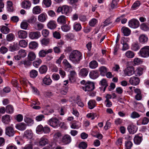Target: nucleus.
I'll use <instances>...</instances> for the list:
<instances>
[{
  "label": "nucleus",
  "mask_w": 149,
  "mask_h": 149,
  "mask_svg": "<svg viewBox=\"0 0 149 149\" xmlns=\"http://www.w3.org/2000/svg\"><path fill=\"white\" fill-rule=\"evenodd\" d=\"M100 74L102 76H104L107 72V69L105 66H102L99 68Z\"/></svg>",
  "instance_id": "nucleus-37"
},
{
  "label": "nucleus",
  "mask_w": 149,
  "mask_h": 149,
  "mask_svg": "<svg viewBox=\"0 0 149 149\" xmlns=\"http://www.w3.org/2000/svg\"><path fill=\"white\" fill-rule=\"evenodd\" d=\"M125 55L128 58H132L134 57L135 54L133 51L131 50H128L125 53Z\"/></svg>",
  "instance_id": "nucleus-35"
},
{
  "label": "nucleus",
  "mask_w": 149,
  "mask_h": 149,
  "mask_svg": "<svg viewBox=\"0 0 149 149\" xmlns=\"http://www.w3.org/2000/svg\"><path fill=\"white\" fill-rule=\"evenodd\" d=\"M1 31L3 33L6 34L9 32L10 29L8 27L5 26H3L1 28Z\"/></svg>",
  "instance_id": "nucleus-40"
},
{
  "label": "nucleus",
  "mask_w": 149,
  "mask_h": 149,
  "mask_svg": "<svg viewBox=\"0 0 149 149\" xmlns=\"http://www.w3.org/2000/svg\"><path fill=\"white\" fill-rule=\"evenodd\" d=\"M79 147L82 149H85L87 146V144L86 142L84 141L81 142L79 145Z\"/></svg>",
  "instance_id": "nucleus-53"
},
{
  "label": "nucleus",
  "mask_w": 149,
  "mask_h": 149,
  "mask_svg": "<svg viewBox=\"0 0 149 149\" xmlns=\"http://www.w3.org/2000/svg\"><path fill=\"white\" fill-rule=\"evenodd\" d=\"M129 82L131 85L136 86L139 84L140 79L138 77L134 76L130 78Z\"/></svg>",
  "instance_id": "nucleus-8"
},
{
  "label": "nucleus",
  "mask_w": 149,
  "mask_h": 149,
  "mask_svg": "<svg viewBox=\"0 0 149 149\" xmlns=\"http://www.w3.org/2000/svg\"><path fill=\"white\" fill-rule=\"evenodd\" d=\"M40 36V33L38 31L32 32L29 34V37L32 39H38Z\"/></svg>",
  "instance_id": "nucleus-13"
},
{
  "label": "nucleus",
  "mask_w": 149,
  "mask_h": 149,
  "mask_svg": "<svg viewBox=\"0 0 149 149\" xmlns=\"http://www.w3.org/2000/svg\"><path fill=\"white\" fill-rule=\"evenodd\" d=\"M56 22L53 20L50 21L47 24L48 28L51 29H55L56 27Z\"/></svg>",
  "instance_id": "nucleus-25"
},
{
  "label": "nucleus",
  "mask_w": 149,
  "mask_h": 149,
  "mask_svg": "<svg viewBox=\"0 0 149 149\" xmlns=\"http://www.w3.org/2000/svg\"><path fill=\"white\" fill-rule=\"evenodd\" d=\"M68 91V88L67 87H63L60 90V93L62 95H65Z\"/></svg>",
  "instance_id": "nucleus-52"
},
{
  "label": "nucleus",
  "mask_w": 149,
  "mask_h": 149,
  "mask_svg": "<svg viewBox=\"0 0 149 149\" xmlns=\"http://www.w3.org/2000/svg\"><path fill=\"white\" fill-rule=\"evenodd\" d=\"M124 73L125 76H130L135 73L134 68L132 66L127 67L124 70Z\"/></svg>",
  "instance_id": "nucleus-3"
},
{
  "label": "nucleus",
  "mask_w": 149,
  "mask_h": 149,
  "mask_svg": "<svg viewBox=\"0 0 149 149\" xmlns=\"http://www.w3.org/2000/svg\"><path fill=\"white\" fill-rule=\"evenodd\" d=\"M142 138L141 137L138 136H135L134 139V143L136 144H139L141 141Z\"/></svg>",
  "instance_id": "nucleus-50"
},
{
  "label": "nucleus",
  "mask_w": 149,
  "mask_h": 149,
  "mask_svg": "<svg viewBox=\"0 0 149 149\" xmlns=\"http://www.w3.org/2000/svg\"><path fill=\"white\" fill-rule=\"evenodd\" d=\"M81 24L79 23L75 24L74 26V29L76 31H79L81 30Z\"/></svg>",
  "instance_id": "nucleus-55"
},
{
  "label": "nucleus",
  "mask_w": 149,
  "mask_h": 149,
  "mask_svg": "<svg viewBox=\"0 0 149 149\" xmlns=\"http://www.w3.org/2000/svg\"><path fill=\"white\" fill-rule=\"evenodd\" d=\"M42 62V61L41 60L40 58H38L36 61H34L33 62V64L35 67L38 68L41 63Z\"/></svg>",
  "instance_id": "nucleus-45"
},
{
  "label": "nucleus",
  "mask_w": 149,
  "mask_h": 149,
  "mask_svg": "<svg viewBox=\"0 0 149 149\" xmlns=\"http://www.w3.org/2000/svg\"><path fill=\"white\" fill-rule=\"evenodd\" d=\"M88 72V69L85 68L81 69L79 72V75L82 77H86Z\"/></svg>",
  "instance_id": "nucleus-29"
},
{
  "label": "nucleus",
  "mask_w": 149,
  "mask_h": 149,
  "mask_svg": "<svg viewBox=\"0 0 149 149\" xmlns=\"http://www.w3.org/2000/svg\"><path fill=\"white\" fill-rule=\"evenodd\" d=\"M19 55L21 57H24L26 55V53L24 50H20L18 52Z\"/></svg>",
  "instance_id": "nucleus-59"
},
{
  "label": "nucleus",
  "mask_w": 149,
  "mask_h": 149,
  "mask_svg": "<svg viewBox=\"0 0 149 149\" xmlns=\"http://www.w3.org/2000/svg\"><path fill=\"white\" fill-rule=\"evenodd\" d=\"M134 64L136 65H138L141 64L143 61L141 60V59L138 58H135L133 61Z\"/></svg>",
  "instance_id": "nucleus-56"
},
{
  "label": "nucleus",
  "mask_w": 149,
  "mask_h": 149,
  "mask_svg": "<svg viewBox=\"0 0 149 149\" xmlns=\"http://www.w3.org/2000/svg\"><path fill=\"white\" fill-rule=\"evenodd\" d=\"M71 140V136L69 135L66 134L62 137L61 141L64 144H67L70 143Z\"/></svg>",
  "instance_id": "nucleus-9"
},
{
  "label": "nucleus",
  "mask_w": 149,
  "mask_h": 149,
  "mask_svg": "<svg viewBox=\"0 0 149 149\" xmlns=\"http://www.w3.org/2000/svg\"><path fill=\"white\" fill-rule=\"evenodd\" d=\"M42 10L40 7L39 6H36L33 9L32 13L34 15H37L41 12Z\"/></svg>",
  "instance_id": "nucleus-26"
},
{
  "label": "nucleus",
  "mask_w": 149,
  "mask_h": 149,
  "mask_svg": "<svg viewBox=\"0 0 149 149\" xmlns=\"http://www.w3.org/2000/svg\"><path fill=\"white\" fill-rule=\"evenodd\" d=\"M99 73L97 70H93L91 71L89 73L90 77L93 79H95L98 77Z\"/></svg>",
  "instance_id": "nucleus-21"
},
{
  "label": "nucleus",
  "mask_w": 149,
  "mask_h": 149,
  "mask_svg": "<svg viewBox=\"0 0 149 149\" xmlns=\"http://www.w3.org/2000/svg\"><path fill=\"white\" fill-rule=\"evenodd\" d=\"M2 122L5 124H8L10 121V116L8 115L3 116L2 118Z\"/></svg>",
  "instance_id": "nucleus-20"
},
{
  "label": "nucleus",
  "mask_w": 149,
  "mask_h": 149,
  "mask_svg": "<svg viewBox=\"0 0 149 149\" xmlns=\"http://www.w3.org/2000/svg\"><path fill=\"white\" fill-rule=\"evenodd\" d=\"M33 136V133L31 130H27L25 131L24 134V137L26 139H31Z\"/></svg>",
  "instance_id": "nucleus-15"
},
{
  "label": "nucleus",
  "mask_w": 149,
  "mask_h": 149,
  "mask_svg": "<svg viewBox=\"0 0 149 149\" xmlns=\"http://www.w3.org/2000/svg\"><path fill=\"white\" fill-rule=\"evenodd\" d=\"M88 107L90 109H93L96 106V102L94 100H90L88 102Z\"/></svg>",
  "instance_id": "nucleus-33"
},
{
  "label": "nucleus",
  "mask_w": 149,
  "mask_h": 149,
  "mask_svg": "<svg viewBox=\"0 0 149 149\" xmlns=\"http://www.w3.org/2000/svg\"><path fill=\"white\" fill-rule=\"evenodd\" d=\"M85 86L83 87V89L85 91H90L93 90L95 88L94 84L93 82L88 81L85 84Z\"/></svg>",
  "instance_id": "nucleus-4"
},
{
  "label": "nucleus",
  "mask_w": 149,
  "mask_h": 149,
  "mask_svg": "<svg viewBox=\"0 0 149 149\" xmlns=\"http://www.w3.org/2000/svg\"><path fill=\"white\" fill-rule=\"evenodd\" d=\"M52 81L50 78L49 75H47L45 76L42 79V82L45 85H49L52 83Z\"/></svg>",
  "instance_id": "nucleus-12"
},
{
  "label": "nucleus",
  "mask_w": 149,
  "mask_h": 149,
  "mask_svg": "<svg viewBox=\"0 0 149 149\" xmlns=\"http://www.w3.org/2000/svg\"><path fill=\"white\" fill-rule=\"evenodd\" d=\"M21 63L24 64L25 67L29 66L31 65V62L29 60L22 61L21 62Z\"/></svg>",
  "instance_id": "nucleus-58"
},
{
  "label": "nucleus",
  "mask_w": 149,
  "mask_h": 149,
  "mask_svg": "<svg viewBox=\"0 0 149 149\" xmlns=\"http://www.w3.org/2000/svg\"><path fill=\"white\" fill-rule=\"evenodd\" d=\"M15 132V131H14L13 125L7 126L6 128V134L9 137L13 136Z\"/></svg>",
  "instance_id": "nucleus-5"
},
{
  "label": "nucleus",
  "mask_w": 149,
  "mask_h": 149,
  "mask_svg": "<svg viewBox=\"0 0 149 149\" xmlns=\"http://www.w3.org/2000/svg\"><path fill=\"white\" fill-rule=\"evenodd\" d=\"M6 111L7 113H11L13 112L14 109L12 106L10 105H7L6 107Z\"/></svg>",
  "instance_id": "nucleus-42"
},
{
  "label": "nucleus",
  "mask_w": 149,
  "mask_h": 149,
  "mask_svg": "<svg viewBox=\"0 0 149 149\" xmlns=\"http://www.w3.org/2000/svg\"><path fill=\"white\" fill-rule=\"evenodd\" d=\"M18 37L20 39H25L27 37V33L26 31L20 30L17 32Z\"/></svg>",
  "instance_id": "nucleus-14"
},
{
  "label": "nucleus",
  "mask_w": 149,
  "mask_h": 149,
  "mask_svg": "<svg viewBox=\"0 0 149 149\" xmlns=\"http://www.w3.org/2000/svg\"><path fill=\"white\" fill-rule=\"evenodd\" d=\"M45 118L44 115H40L36 117V119L37 121H40L42 120Z\"/></svg>",
  "instance_id": "nucleus-64"
},
{
  "label": "nucleus",
  "mask_w": 149,
  "mask_h": 149,
  "mask_svg": "<svg viewBox=\"0 0 149 149\" xmlns=\"http://www.w3.org/2000/svg\"><path fill=\"white\" fill-rule=\"evenodd\" d=\"M48 140L45 137H43L41 138L39 141V144L40 146H44L48 143Z\"/></svg>",
  "instance_id": "nucleus-24"
},
{
  "label": "nucleus",
  "mask_w": 149,
  "mask_h": 149,
  "mask_svg": "<svg viewBox=\"0 0 149 149\" xmlns=\"http://www.w3.org/2000/svg\"><path fill=\"white\" fill-rule=\"evenodd\" d=\"M22 7L24 9H29L31 6V3L28 1H25L22 2Z\"/></svg>",
  "instance_id": "nucleus-27"
},
{
  "label": "nucleus",
  "mask_w": 149,
  "mask_h": 149,
  "mask_svg": "<svg viewBox=\"0 0 149 149\" xmlns=\"http://www.w3.org/2000/svg\"><path fill=\"white\" fill-rule=\"evenodd\" d=\"M47 67L46 65H42L39 68V72L40 74H45L47 72Z\"/></svg>",
  "instance_id": "nucleus-30"
},
{
  "label": "nucleus",
  "mask_w": 149,
  "mask_h": 149,
  "mask_svg": "<svg viewBox=\"0 0 149 149\" xmlns=\"http://www.w3.org/2000/svg\"><path fill=\"white\" fill-rule=\"evenodd\" d=\"M48 124L53 127H57L59 126L60 121L56 118H52L49 120Z\"/></svg>",
  "instance_id": "nucleus-6"
},
{
  "label": "nucleus",
  "mask_w": 149,
  "mask_h": 149,
  "mask_svg": "<svg viewBox=\"0 0 149 149\" xmlns=\"http://www.w3.org/2000/svg\"><path fill=\"white\" fill-rule=\"evenodd\" d=\"M62 14L67 15L70 12L71 7L67 5H65L62 6Z\"/></svg>",
  "instance_id": "nucleus-17"
},
{
  "label": "nucleus",
  "mask_w": 149,
  "mask_h": 149,
  "mask_svg": "<svg viewBox=\"0 0 149 149\" xmlns=\"http://www.w3.org/2000/svg\"><path fill=\"white\" fill-rule=\"evenodd\" d=\"M100 83L101 85L102 86L104 87L103 90V92H104L106 90V88L108 86L107 82L105 79H103L100 81Z\"/></svg>",
  "instance_id": "nucleus-39"
},
{
  "label": "nucleus",
  "mask_w": 149,
  "mask_h": 149,
  "mask_svg": "<svg viewBox=\"0 0 149 149\" xmlns=\"http://www.w3.org/2000/svg\"><path fill=\"white\" fill-rule=\"evenodd\" d=\"M38 74V72L36 70H33L30 72V75L31 77L34 78L37 76Z\"/></svg>",
  "instance_id": "nucleus-47"
},
{
  "label": "nucleus",
  "mask_w": 149,
  "mask_h": 149,
  "mask_svg": "<svg viewBox=\"0 0 149 149\" xmlns=\"http://www.w3.org/2000/svg\"><path fill=\"white\" fill-rule=\"evenodd\" d=\"M26 127V124L22 123L17 124L16 126V128L19 130H25Z\"/></svg>",
  "instance_id": "nucleus-23"
},
{
  "label": "nucleus",
  "mask_w": 149,
  "mask_h": 149,
  "mask_svg": "<svg viewBox=\"0 0 149 149\" xmlns=\"http://www.w3.org/2000/svg\"><path fill=\"white\" fill-rule=\"evenodd\" d=\"M140 28L141 29L144 31H147L149 30V26L146 23H143L141 24Z\"/></svg>",
  "instance_id": "nucleus-46"
},
{
  "label": "nucleus",
  "mask_w": 149,
  "mask_h": 149,
  "mask_svg": "<svg viewBox=\"0 0 149 149\" xmlns=\"http://www.w3.org/2000/svg\"><path fill=\"white\" fill-rule=\"evenodd\" d=\"M44 25L39 22H36L34 24V28L36 30H40L44 27Z\"/></svg>",
  "instance_id": "nucleus-28"
},
{
  "label": "nucleus",
  "mask_w": 149,
  "mask_h": 149,
  "mask_svg": "<svg viewBox=\"0 0 149 149\" xmlns=\"http://www.w3.org/2000/svg\"><path fill=\"white\" fill-rule=\"evenodd\" d=\"M121 30L124 36H128L130 34L131 30L127 27H123Z\"/></svg>",
  "instance_id": "nucleus-31"
},
{
  "label": "nucleus",
  "mask_w": 149,
  "mask_h": 149,
  "mask_svg": "<svg viewBox=\"0 0 149 149\" xmlns=\"http://www.w3.org/2000/svg\"><path fill=\"white\" fill-rule=\"evenodd\" d=\"M62 30L65 32H67L70 29V26L66 24L62 26L61 27Z\"/></svg>",
  "instance_id": "nucleus-60"
},
{
  "label": "nucleus",
  "mask_w": 149,
  "mask_h": 149,
  "mask_svg": "<svg viewBox=\"0 0 149 149\" xmlns=\"http://www.w3.org/2000/svg\"><path fill=\"white\" fill-rule=\"evenodd\" d=\"M29 25L27 22L25 21H23L21 23L20 27L23 29L26 30L27 29Z\"/></svg>",
  "instance_id": "nucleus-44"
},
{
  "label": "nucleus",
  "mask_w": 149,
  "mask_h": 149,
  "mask_svg": "<svg viewBox=\"0 0 149 149\" xmlns=\"http://www.w3.org/2000/svg\"><path fill=\"white\" fill-rule=\"evenodd\" d=\"M128 40L129 38H123L121 40V43L123 45L122 50L123 51H125L129 49V47L127 43L126 42V40Z\"/></svg>",
  "instance_id": "nucleus-10"
},
{
  "label": "nucleus",
  "mask_w": 149,
  "mask_h": 149,
  "mask_svg": "<svg viewBox=\"0 0 149 149\" xmlns=\"http://www.w3.org/2000/svg\"><path fill=\"white\" fill-rule=\"evenodd\" d=\"M36 58V55L34 52H29L28 56V59L29 61H33Z\"/></svg>",
  "instance_id": "nucleus-32"
},
{
  "label": "nucleus",
  "mask_w": 149,
  "mask_h": 149,
  "mask_svg": "<svg viewBox=\"0 0 149 149\" xmlns=\"http://www.w3.org/2000/svg\"><path fill=\"white\" fill-rule=\"evenodd\" d=\"M117 4V3L116 1L113 0L110 4V8L113 9L116 7Z\"/></svg>",
  "instance_id": "nucleus-54"
},
{
  "label": "nucleus",
  "mask_w": 149,
  "mask_h": 149,
  "mask_svg": "<svg viewBox=\"0 0 149 149\" xmlns=\"http://www.w3.org/2000/svg\"><path fill=\"white\" fill-rule=\"evenodd\" d=\"M19 45L21 47H25L27 45V42L25 40H21L19 41Z\"/></svg>",
  "instance_id": "nucleus-51"
},
{
  "label": "nucleus",
  "mask_w": 149,
  "mask_h": 149,
  "mask_svg": "<svg viewBox=\"0 0 149 149\" xmlns=\"http://www.w3.org/2000/svg\"><path fill=\"white\" fill-rule=\"evenodd\" d=\"M38 46V44L35 41L31 42L29 45V47L30 49H33L36 48Z\"/></svg>",
  "instance_id": "nucleus-48"
},
{
  "label": "nucleus",
  "mask_w": 149,
  "mask_h": 149,
  "mask_svg": "<svg viewBox=\"0 0 149 149\" xmlns=\"http://www.w3.org/2000/svg\"><path fill=\"white\" fill-rule=\"evenodd\" d=\"M47 18V16L45 13H42L38 16V20L39 22H45Z\"/></svg>",
  "instance_id": "nucleus-19"
},
{
  "label": "nucleus",
  "mask_w": 149,
  "mask_h": 149,
  "mask_svg": "<svg viewBox=\"0 0 149 149\" xmlns=\"http://www.w3.org/2000/svg\"><path fill=\"white\" fill-rule=\"evenodd\" d=\"M127 130L130 133L134 134L137 131V128L133 125H130L128 126Z\"/></svg>",
  "instance_id": "nucleus-16"
},
{
  "label": "nucleus",
  "mask_w": 149,
  "mask_h": 149,
  "mask_svg": "<svg viewBox=\"0 0 149 149\" xmlns=\"http://www.w3.org/2000/svg\"><path fill=\"white\" fill-rule=\"evenodd\" d=\"M97 20L95 19H93L91 20L89 22V24L90 26H94L97 22Z\"/></svg>",
  "instance_id": "nucleus-57"
},
{
  "label": "nucleus",
  "mask_w": 149,
  "mask_h": 149,
  "mask_svg": "<svg viewBox=\"0 0 149 149\" xmlns=\"http://www.w3.org/2000/svg\"><path fill=\"white\" fill-rule=\"evenodd\" d=\"M15 36L14 34L12 33H11L7 35L6 39L8 41H11L13 40Z\"/></svg>",
  "instance_id": "nucleus-43"
},
{
  "label": "nucleus",
  "mask_w": 149,
  "mask_h": 149,
  "mask_svg": "<svg viewBox=\"0 0 149 149\" xmlns=\"http://www.w3.org/2000/svg\"><path fill=\"white\" fill-rule=\"evenodd\" d=\"M139 54L143 57H148L149 56V46H145L142 48L139 52Z\"/></svg>",
  "instance_id": "nucleus-2"
},
{
  "label": "nucleus",
  "mask_w": 149,
  "mask_h": 149,
  "mask_svg": "<svg viewBox=\"0 0 149 149\" xmlns=\"http://www.w3.org/2000/svg\"><path fill=\"white\" fill-rule=\"evenodd\" d=\"M49 38H44L40 40V42L42 45L46 46L49 44Z\"/></svg>",
  "instance_id": "nucleus-41"
},
{
  "label": "nucleus",
  "mask_w": 149,
  "mask_h": 149,
  "mask_svg": "<svg viewBox=\"0 0 149 149\" xmlns=\"http://www.w3.org/2000/svg\"><path fill=\"white\" fill-rule=\"evenodd\" d=\"M129 26L132 28H136L139 26V22L136 19H132L129 22Z\"/></svg>",
  "instance_id": "nucleus-7"
},
{
  "label": "nucleus",
  "mask_w": 149,
  "mask_h": 149,
  "mask_svg": "<svg viewBox=\"0 0 149 149\" xmlns=\"http://www.w3.org/2000/svg\"><path fill=\"white\" fill-rule=\"evenodd\" d=\"M98 66L97 62L95 60L91 61L89 64V67L91 69H95Z\"/></svg>",
  "instance_id": "nucleus-34"
},
{
  "label": "nucleus",
  "mask_w": 149,
  "mask_h": 149,
  "mask_svg": "<svg viewBox=\"0 0 149 149\" xmlns=\"http://www.w3.org/2000/svg\"><path fill=\"white\" fill-rule=\"evenodd\" d=\"M43 3L47 7H49L51 5L52 2L51 0H43Z\"/></svg>",
  "instance_id": "nucleus-61"
},
{
  "label": "nucleus",
  "mask_w": 149,
  "mask_h": 149,
  "mask_svg": "<svg viewBox=\"0 0 149 149\" xmlns=\"http://www.w3.org/2000/svg\"><path fill=\"white\" fill-rule=\"evenodd\" d=\"M143 69L142 68H138L135 71V74L137 76H140L143 74Z\"/></svg>",
  "instance_id": "nucleus-49"
},
{
  "label": "nucleus",
  "mask_w": 149,
  "mask_h": 149,
  "mask_svg": "<svg viewBox=\"0 0 149 149\" xmlns=\"http://www.w3.org/2000/svg\"><path fill=\"white\" fill-rule=\"evenodd\" d=\"M36 20V18H35L34 16H32L27 21L28 22L30 23H32L35 22Z\"/></svg>",
  "instance_id": "nucleus-63"
},
{
  "label": "nucleus",
  "mask_w": 149,
  "mask_h": 149,
  "mask_svg": "<svg viewBox=\"0 0 149 149\" xmlns=\"http://www.w3.org/2000/svg\"><path fill=\"white\" fill-rule=\"evenodd\" d=\"M53 52L52 49H50L47 50L45 49L41 50L39 51L38 53V55L39 57H45L47 54L49 53H51Z\"/></svg>",
  "instance_id": "nucleus-11"
},
{
  "label": "nucleus",
  "mask_w": 149,
  "mask_h": 149,
  "mask_svg": "<svg viewBox=\"0 0 149 149\" xmlns=\"http://www.w3.org/2000/svg\"><path fill=\"white\" fill-rule=\"evenodd\" d=\"M10 50L11 52L17 50L19 49V47L17 44H14L13 45L10 46Z\"/></svg>",
  "instance_id": "nucleus-38"
},
{
  "label": "nucleus",
  "mask_w": 149,
  "mask_h": 149,
  "mask_svg": "<svg viewBox=\"0 0 149 149\" xmlns=\"http://www.w3.org/2000/svg\"><path fill=\"white\" fill-rule=\"evenodd\" d=\"M42 34L43 36L44 37H47L49 35V31L47 29H44L42 31Z\"/></svg>",
  "instance_id": "nucleus-62"
},
{
  "label": "nucleus",
  "mask_w": 149,
  "mask_h": 149,
  "mask_svg": "<svg viewBox=\"0 0 149 149\" xmlns=\"http://www.w3.org/2000/svg\"><path fill=\"white\" fill-rule=\"evenodd\" d=\"M148 40V37L145 34H142L140 35L139 37V42L142 44L147 42Z\"/></svg>",
  "instance_id": "nucleus-18"
},
{
  "label": "nucleus",
  "mask_w": 149,
  "mask_h": 149,
  "mask_svg": "<svg viewBox=\"0 0 149 149\" xmlns=\"http://www.w3.org/2000/svg\"><path fill=\"white\" fill-rule=\"evenodd\" d=\"M69 58L70 60L73 63H79L82 58V55L78 50H74L70 54Z\"/></svg>",
  "instance_id": "nucleus-1"
},
{
  "label": "nucleus",
  "mask_w": 149,
  "mask_h": 149,
  "mask_svg": "<svg viewBox=\"0 0 149 149\" xmlns=\"http://www.w3.org/2000/svg\"><path fill=\"white\" fill-rule=\"evenodd\" d=\"M140 47L137 42H134L131 45V49L134 51H136L139 49Z\"/></svg>",
  "instance_id": "nucleus-36"
},
{
  "label": "nucleus",
  "mask_w": 149,
  "mask_h": 149,
  "mask_svg": "<svg viewBox=\"0 0 149 149\" xmlns=\"http://www.w3.org/2000/svg\"><path fill=\"white\" fill-rule=\"evenodd\" d=\"M66 18L64 15H61L57 19V21L60 24H65L66 22Z\"/></svg>",
  "instance_id": "nucleus-22"
}]
</instances>
